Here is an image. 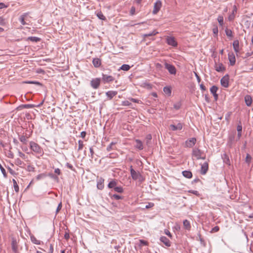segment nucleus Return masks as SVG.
I'll list each match as a JSON object with an SVG mask.
<instances>
[{
  "label": "nucleus",
  "mask_w": 253,
  "mask_h": 253,
  "mask_svg": "<svg viewBox=\"0 0 253 253\" xmlns=\"http://www.w3.org/2000/svg\"><path fill=\"white\" fill-rule=\"evenodd\" d=\"M221 85L224 87H227L229 85V77L228 75L224 76L220 80Z\"/></svg>",
  "instance_id": "0eeeda50"
},
{
  "label": "nucleus",
  "mask_w": 253,
  "mask_h": 253,
  "mask_svg": "<svg viewBox=\"0 0 253 253\" xmlns=\"http://www.w3.org/2000/svg\"><path fill=\"white\" fill-rule=\"evenodd\" d=\"M163 91L165 93V94L168 95L169 96L170 95L171 90L170 87L165 86L163 88Z\"/></svg>",
  "instance_id": "473e14b6"
},
{
  "label": "nucleus",
  "mask_w": 253,
  "mask_h": 253,
  "mask_svg": "<svg viewBox=\"0 0 253 253\" xmlns=\"http://www.w3.org/2000/svg\"><path fill=\"white\" fill-rule=\"evenodd\" d=\"M170 128L172 130H181L182 128V125L180 123H178L177 125H170Z\"/></svg>",
  "instance_id": "a211bd4d"
},
{
  "label": "nucleus",
  "mask_w": 253,
  "mask_h": 253,
  "mask_svg": "<svg viewBox=\"0 0 253 253\" xmlns=\"http://www.w3.org/2000/svg\"><path fill=\"white\" fill-rule=\"evenodd\" d=\"M0 170L2 172V173L3 174L4 177H6V171H5V169L3 168V167L0 164Z\"/></svg>",
  "instance_id": "09e8293b"
},
{
  "label": "nucleus",
  "mask_w": 253,
  "mask_h": 253,
  "mask_svg": "<svg viewBox=\"0 0 253 253\" xmlns=\"http://www.w3.org/2000/svg\"><path fill=\"white\" fill-rule=\"evenodd\" d=\"M135 8L134 6H132L131 7L130 10V14L131 15H133L135 14Z\"/></svg>",
  "instance_id": "bf43d9fd"
},
{
  "label": "nucleus",
  "mask_w": 253,
  "mask_h": 253,
  "mask_svg": "<svg viewBox=\"0 0 253 253\" xmlns=\"http://www.w3.org/2000/svg\"><path fill=\"white\" fill-rule=\"evenodd\" d=\"M45 177H46V174L45 173H41L36 176V179L37 180H41V179Z\"/></svg>",
  "instance_id": "37998d69"
},
{
  "label": "nucleus",
  "mask_w": 253,
  "mask_h": 253,
  "mask_svg": "<svg viewBox=\"0 0 253 253\" xmlns=\"http://www.w3.org/2000/svg\"><path fill=\"white\" fill-rule=\"evenodd\" d=\"M18 155L21 158H23L24 159H25L26 156H25V155L23 153H22V152H21L20 151H19L18 152Z\"/></svg>",
  "instance_id": "052dcab7"
},
{
  "label": "nucleus",
  "mask_w": 253,
  "mask_h": 253,
  "mask_svg": "<svg viewBox=\"0 0 253 253\" xmlns=\"http://www.w3.org/2000/svg\"><path fill=\"white\" fill-rule=\"evenodd\" d=\"M165 233L170 238L172 236L170 232L168 230H165Z\"/></svg>",
  "instance_id": "0e129e2a"
},
{
  "label": "nucleus",
  "mask_w": 253,
  "mask_h": 253,
  "mask_svg": "<svg viewBox=\"0 0 253 253\" xmlns=\"http://www.w3.org/2000/svg\"><path fill=\"white\" fill-rule=\"evenodd\" d=\"M225 33H226V35H227V36H228L229 37H233L232 32L231 30L226 29L225 30Z\"/></svg>",
  "instance_id": "de8ad7c7"
},
{
  "label": "nucleus",
  "mask_w": 253,
  "mask_h": 253,
  "mask_svg": "<svg viewBox=\"0 0 253 253\" xmlns=\"http://www.w3.org/2000/svg\"><path fill=\"white\" fill-rule=\"evenodd\" d=\"M30 149L37 154L42 156L43 154V151L42 148L37 143L34 141H30Z\"/></svg>",
  "instance_id": "f257e3e1"
},
{
  "label": "nucleus",
  "mask_w": 253,
  "mask_h": 253,
  "mask_svg": "<svg viewBox=\"0 0 253 253\" xmlns=\"http://www.w3.org/2000/svg\"><path fill=\"white\" fill-rule=\"evenodd\" d=\"M27 13H24L20 16L19 18V21L23 25H25L27 24L26 22L25 21V17L27 16Z\"/></svg>",
  "instance_id": "c756f323"
},
{
  "label": "nucleus",
  "mask_w": 253,
  "mask_h": 253,
  "mask_svg": "<svg viewBox=\"0 0 253 253\" xmlns=\"http://www.w3.org/2000/svg\"><path fill=\"white\" fill-rule=\"evenodd\" d=\"M212 32H213V33L215 35H217V34H218V28L217 26H215L214 27L213 29H212Z\"/></svg>",
  "instance_id": "864d4df0"
},
{
  "label": "nucleus",
  "mask_w": 253,
  "mask_h": 253,
  "mask_svg": "<svg viewBox=\"0 0 253 253\" xmlns=\"http://www.w3.org/2000/svg\"><path fill=\"white\" fill-rule=\"evenodd\" d=\"M183 175L187 178H190L192 177V173L190 171L184 170L182 171Z\"/></svg>",
  "instance_id": "bb28decb"
},
{
  "label": "nucleus",
  "mask_w": 253,
  "mask_h": 253,
  "mask_svg": "<svg viewBox=\"0 0 253 253\" xmlns=\"http://www.w3.org/2000/svg\"><path fill=\"white\" fill-rule=\"evenodd\" d=\"M12 182L13 183V187H14L15 191L16 192H18L19 191V187H18V184L17 183L16 181L14 179H12Z\"/></svg>",
  "instance_id": "e433bc0d"
},
{
  "label": "nucleus",
  "mask_w": 253,
  "mask_h": 253,
  "mask_svg": "<svg viewBox=\"0 0 253 253\" xmlns=\"http://www.w3.org/2000/svg\"><path fill=\"white\" fill-rule=\"evenodd\" d=\"M192 155V157L196 160H205L206 159V155L204 152L197 148H195L193 149Z\"/></svg>",
  "instance_id": "f03ea898"
},
{
  "label": "nucleus",
  "mask_w": 253,
  "mask_h": 253,
  "mask_svg": "<svg viewBox=\"0 0 253 253\" xmlns=\"http://www.w3.org/2000/svg\"><path fill=\"white\" fill-rule=\"evenodd\" d=\"M135 142L136 144L135 146L136 148L140 150H142L143 149V144L140 140L136 139L135 140Z\"/></svg>",
  "instance_id": "b1692460"
},
{
  "label": "nucleus",
  "mask_w": 253,
  "mask_h": 253,
  "mask_svg": "<svg viewBox=\"0 0 253 253\" xmlns=\"http://www.w3.org/2000/svg\"><path fill=\"white\" fill-rule=\"evenodd\" d=\"M92 63L95 67H99L101 65V60L99 58H94Z\"/></svg>",
  "instance_id": "a878e982"
},
{
  "label": "nucleus",
  "mask_w": 253,
  "mask_h": 253,
  "mask_svg": "<svg viewBox=\"0 0 253 253\" xmlns=\"http://www.w3.org/2000/svg\"><path fill=\"white\" fill-rule=\"evenodd\" d=\"M209 169V165L207 162H205L202 165H201V173L203 175L205 174Z\"/></svg>",
  "instance_id": "ddd939ff"
},
{
  "label": "nucleus",
  "mask_w": 253,
  "mask_h": 253,
  "mask_svg": "<svg viewBox=\"0 0 253 253\" xmlns=\"http://www.w3.org/2000/svg\"><path fill=\"white\" fill-rule=\"evenodd\" d=\"M196 142V139L195 137L191 138L185 141V147L191 148L193 147Z\"/></svg>",
  "instance_id": "423d86ee"
},
{
  "label": "nucleus",
  "mask_w": 253,
  "mask_h": 253,
  "mask_svg": "<svg viewBox=\"0 0 253 253\" xmlns=\"http://www.w3.org/2000/svg\"><path fill=\"white\" fill-rule=\"evenodd\" d=\"M113 197L116 200L122 199L123 197L119 195L114 194Z\"/></svg>",
  "instance_id": "4d7b16f0"
},
{
  "label": "nucleus",
  "mask_w": 253,
  "mask_h": 253,
  "mask_svg": "<svg viewBox=\"0 0 253 253\" xmlns=\"http://www.w3.org/2000/svg\"><path fill=\"white\" fill-rule=\"evenodd\" d=\"M222 158L223 162L224 163L228 165H230V162L229 157L226 154H225V153L223 154L222 155Z\"/></svg>",
  "instance_id": "4be33fe9"
},
{
  "label": "nucleus",
  "mask_w": 253,
  "mask_h": 253,
  "mask_svg": "<svg viewBox=\"0 0 253 253\" xmlns=\"http://www.w3.org/2000/svg\"><path fill=\"white\" fill-rule=\"evenodd\" d=\"M215 70L218 72H223L225 70V68L222 63L215 64Z\"/></svg>",
  "instance_id": "dca6fc26"
},
{
  "label": "nucleus",
  "mask_w": 253,
  "mask_h": 253,
  "mask_svg": "<svg viewBox=\"0 0 253 253\" xmlns=\"http://www.w3.org/2000/svg\"><path fill=\"white\" fill-rule=\"evenodd\" d=\"M121 105L124 106H130L131 105V103L128 100H124L122 102Z\"/></svg>",
  "instance_id": "79ce46f5"
},
{
  "label": "nucleus",
  "mask_w": 253,
  "mask_h": 253,
  "mask_svg": "<svg viewBox=\"0 0 253 253\" xmlns=\"http://www.w3.org/2000/svg\"><path fill=\"white\" fill-rule=\"evenodd\" d=\"M117 182L115 180H112L108 184V187L109 188H114L116 187Z\"/></svg>",
  "instance_id": "cd10ccee"
},
{
  "label": "nucleus",
  "mask_w": 253,
  "mask_h": 253,
  "mask_svg": "<svg viewBox=\"0 0 253 253\" xmlns=\"http://www.w3.org/2000/svg\"><path fill=\"white\" fill-rule=\"evenodd\" d=\"M104 179L100 178L97 183V187L98 189L102 190L104 188Z\"/></svg>",
  "instance_id": "412c9836"
},
{
  "label": "nucleus",
  "mask_w": 253,
  "mask_h": 253,
  "mask_svg": "<svg viewBox=\"0 0 253 253\" xmlns=\"http://www.w3.org/2000/svg\"><path fill=\"white\" fill-rule=\"evenodd\" d=\"M140 245H144V246H148V243L147 241L143 240H140Z\"/></svg>",
  "instance_id": "3c124183"
},
{
  "label": "nucleus",
  "mask_w": 253,
  "mask_h": 253,
  "mask_svg": "<svg viewBox=\"0 0 253 253\" xmlns=\"http://www.w3.org/2000/svg\"><path fill=\"white\" fill-rule=\"evenodd\" d=\"M53 246L51 244H50V248L48 250V253H53Z\"/></svg>",
  "instance_id": "69168bd1"
},
{
  "label": "nucleus",
  "mask_w": 253,
  "mask_h": 253,
  "mask_svg": "<svg viewBox=\"0 0 253 253\" xmlns=\"http://www.w3.org/2000/svg\"><path fill=\"white\" fill-rule=\"evenodd\" d=\"M69 238H70L69 234L67 232H66L65 234H64V238L67 240L69 239Z\"/></svg>",
  "instance_id": "774afa93"
},
{
  "label": "nucleus",
  "mask_w": 253,
  "mask_h": 253,
  "mask_svg": "<svg viewBox=\"0 0 253 253\" xmlns=\"http://www.w3.org/2000/svg\"><path fill=\"white\" fill-rule=\"evenodd\" d=\"M89 151L90 153V157L91 158H93V155H94V151L93 149V148L91 147L89 148Z\"/></svg>",
  "instance_id": "e2e57ef3"
},
{
  "label": "nucleus",
  "mask_w": 253,
  "mask_h": 253,
  "mask_svg": "<svg viewBox=\"0 0 253 253\" xmlns=\"http://www.w3.org/2000/svg\"><path fill=\"white\" fill-rule=\"evenodd\" d=\"M35 170V168L31 165H28L27 168V170L28 171H34Z\"/></svg>",
  "instance_id": "8fccbe9b"
},
{
  "label": "nucleus",
  "mask_w": 253,
  "mask_h": 253,
  "mask_svg": "<svg viewBox=\"0 0 253 253\" xmlns=\"http://www.w3.org/2000/svg\"><path fill=\"white\" fill-rule=\"evenodd\" d=\"M27 41H30L32 42H37L41 41V39L37 37H29L27 38Z\"/></svg>",
  "instance_id": "c85d7f7f"
},
{
  "label": "nucleus",
  "mask_w": 253,
  "mask_h": 253,
  "mask_svg": "<svg viewBox=\"0 0 253 253\" xmlns=\"http://www.w3.org/2000/svg\"><path fill=\"white\" fill-rule=\"evenodd\" d=\"M228 58L230 65L231 66H234L236 63V58L233 52L229 53L228 54Z\"/></svg>",
  "instance_id": "9d476101"
},
{
  "label": "nucleus",
  "mask_w": 253,
  "mask_h": 253,
  "mask_svg": "<svg viewBox=\"0 0 253 253\" xmlns=\"http://www.w3.org/2000/svg\"><path fill=\"white\" fill-rule=\"evenodd\" d=\"M26 83H28V84H38L39 85H42V84L40 83L37 82V81H29V82H26Z\"/></svg>",
  "instance_id": "603ef678"
},
{
  "label": "nucleus",
  "mask_w": 253,
  "mask_h": 253,
  "mask_svg": "<svg viewBox=\"0 0 253 253\" xmlns=\"http://www.w3.org/2000/svg\"><path fill=\"white\" fill-rule=\"evenodd\" d=\"M15 164L21 168H23L25 164L19 158H17L15 160Z\"/></svg>",
  "instance_id": "393cba45"
},
{
  "label": "nucleus",
  "mask_w": 253,
  "mask_h": 253,
  "mask_svg": "<svg viewBox=\"0 0 253 253\" xmlns=\"http://www.w3.org/2000/svg\"><path fill=\"white\" fill-rule=\"evenodd\" d=\"M167 43L169 45L172 46L173 47H175L177 45V43L175 41L174 38L172 37H168V38H167Z\"/></svg>",
  "instance_id": "6e6552de"
},
{
  "label": "nucleus",
  "mask_w": 253,
  "mask_h": 253,
  "mask_svg": "<svg viewBox=\"0 0 253 253\" xmlns=\"http://www.w3.org/2000/svg\"><path fill=\"white\" fill-rule=\"evenodd\" d=\"M115 144V143L112 142H111L109 146H107L106 150L107 151L109 152L112 149H113V146Z\"/></svg>",
  "instance_id": "a18cd8bd"
},
{
  "label": "nucleus",
  "mask_w": 253,
  "mask_h": 253,
  "mask_svg": "<svg viewBox=\"0 0 253 253\" xmlns=\"http://www.w3.org/2000/svg\"><path fill=\"white\" fill-rule=\"evenodd\" d=\"M253 54V51H252V52H247L246 53L245 58H248L249 56H252Z\"/></svg>",
  "instance_id": "338daca9"
},
{
  "label": "nucleus",
  "mask_w": 253,
  "mask_h": 253,
  "mask_svg": "<svg viewBox=\"0 0 253 253\" xmlns=\"http://www.w3.org/2000/svg\"><path fill=\"white\" fill-rule=\"evenodd\" d=\"M162 7V2L160 0H157L154 5V9L153 10V14H157L159 11L160 10L161 8Z\"/></svg>",
  "instance_id": "39448f33"
},
{
  "label": "nucleus",
  "mask_w": 253,
  "mask_h": 253,
  "mask_svg": "<svg viewBox=\"0 0 253 253\" xmlns=\"http://www.w3.org/2000/svg\"><path fill=\"white\" fill-rule=\"evenodd\" d=\"M158 33V32H156L155 30H154L152 32H150L148 34H146L144 35V37H147L153 36L156 35Z\"/></svg>",
  "instance_id": "58836bf2"
},
{
  "label": "nucleus",
  "mask_w": 253,
  "mask_h": 253,
  "mask_svg": "<svg viewBox=\"0 0 253 253\" xmlns=\"http://www.w3.org/2000/svg\"><path fill=\"white\" fill-rule=\"evenodd\" d=\"M219 230V227L217 226H216L212 228V229L211 230V232H216L218 231Z\"/></svg>",
  "instance_id": "6e6d98bb"
},
{
  "label": "nucleus",
  "mask_w": 253,
  "mask_h": 253,
  "mask_svg": "<svg viewBox=\"0 0 253 253\" xmlns=\"http://www.w3.org/2000/svg\"><path fill=\"white\" fill-rule=\"evenodd\" d=\"M61 208H62V203L60 202L58 204V207L57 208V209H56V215L57 214V213H58L59 211L61 209Z\"/></svg>",
  "instance_id": "5fc2aeb1"
},
{
  "label": "nucleus",
  "mask_w": 253,
  "mask_h": 253,
  "mask_svg": "<svg viewBox=\"0 0 253 253\" xmlns=\"http://www.w3.org/2000/svg\"><path fill=\"white\" fill-rule=\"evenodd\" d=\"M218 87L215 85L212 86L210 88V91L212 94L216 93Z\"/></svg>",
  "instance_id": "c9c22d12"
},
{
  "label": "nucleus",
  "mask_w": 253,
  "mask_h": 253,
  "mask_svg": "<svg viewBox=\"0 0 253 253\" xmlns=\"http://www.w3.org/2000/svg\"><path fill=\"white\" fill-rule=\"evenodd\" d=\"M101 79L100 78L93 79L90 81V85L94 89H97L100 84Z\"/></svg>",
  "instance_id": "20e7f679"
},
{
  "label": "nucleus",
  "mask_w": 253,
  "mask_h": 253,
  "mask_svg": "<svg viewBox=\"0 0 253 253\" xmlns=\"http://www.w3.org/2000/svg\"><path fill=\"white\" fill-rule=\"evenodd\" d=\"M115 191L122 193L124 192V189L122 186H117L115 187L114 189Z\"/></svg>",
  "instance_id": "ea45409f"
},
{
  "label": "nucleus",
  "mask_w": 253,
  "mask_h": 253,
  "mask_svg": "<svg viewBox=\"0 0 253 253\" xmlns=\"http://www.w3.org/2000/svg\"><path fill=\"white\" fill-rule=\"evenodd\" d=\"M217 21L220 26H223L224 25L223 17L221 15H219L217 17Z\"/></svg>",
  "instance_id": "f704fd0d"
},
{
  "label": "nucleus",
  "mask_w": 253,
  "mask_h": 253,
  "mask_svg": "<svg viewBox=\"0 0 253 253\" xmlns=\"http://www.w3.org/2000/svg\"><path fill=\"white\" fill-rule=\"evenodd\" d=\"M130 66L129 65H127V64H123V65H122V66L120 68V69L123 70V71H128L130 69Z\"/></svg>",
  "instance_id": "4c0bfd02"
},
{
  "label": "nucleus",
  "mask_w": 253,
  "mask_h": 253,
  "mask_svg": "<svg viewBox=\"0 0 253 253\" xmlns=\"http://www.w3.org/2000/svg\"><path fill=\"white\" fill-rule=\"evenodd\" d=\"M128 100H129L130 101H132L133 102L138 103V104H141L142 103V102H141V101L140 100H139V99H135V98H132V97L128 98Z\"/></svg>",
  "instance_id": "a19ab883"
},
{
  "label": "nucleus",
  "mask_w": 253,
  "mask_h": 253,
  "mask_svg": "<svg viewBox=\"0 0 253 253\" xmlns=\"http://www.w3.org/2000/svg\"><path fill=\"white\" fill-rule=\"evenodd\" d=\"M237 130L238 131V138L239 139L242 135V126L238 125L237 126Z\"/></svg>",
  "instance_id": "2f4dec72"
},
{
  "label": "nucleus",
  "mask_w": 253,
  "mask_h": 253,
  "mask_svg": "<svg viewBox=\"0 0 253 253\" xmlns=\"http://www.w3.org/2000/svg\"><path fill=\"white\" fill-rule=\"evenodd\" d=\"M160 240L167 247H169L171 246V243L169 240L165 236L161 237Z\"/></svg>",
  "instance_id": "2eb2a0df"
},
{
  "label": "nucleus",
  "mask_w": 253,
  "mask_h": 253,
  "mask_svg": "<svg viewBox=\"0 0 253 253\" xmlns=\"http://www.w3.org/2000/svg\"><path fill=\"white\" fill-rule=\"evenodd\" d=\"M180 106L181 104L180 103H177L173 105L174 108L176 110H178L180 108Z\"/></svg>",
  "instance_id": "13d9d810"
},
{
  "label": "nucleus",
  "mask_w": 253,
  "mask_h": 253,
  "mask_svg": "<svg viewBox=\"0 0 253 253\" xmlns=\"http://www.w3.org/2000/svg\"><path fill=\"white\" fill-rule=\"evenodd\" d=\"M130 171L132 178L134 180H137L140 176H141V174L139 173V172L134 170L132 169V166L130 167Z\"/></svg>",
  "instance_id": "1a4fd4ad"
},
{
  "label": "nucleus",
  "mask_w": 253,
  "mask_h": 253,
  "mask_svg": "<svg viewBox=\"0 0 253 253\" xmlns=\"http://www.w3.org/2000/svg\"><path fill=\"white\" fill-rule=\"evenodd\" d=\"M233 47L236 55L238 56L240 51L239 42L238 40H235L233 42Z\"/></svg>",
  "instance_id": "f8f14e48"
},
{
  "label": "nucleus",
  "mask_w": 253,
  "mask_h": 253,
  "mask_svg": "<svg viewBox=\"0 0 253 253\" xmlns=\"http://www.w3.org/2000/svg\"><path fill=\"white\" fill-rule=\"evenodd\" d=\"M19 139L23 144H27V138L25 135H22L19 136Z\"/></svg>",
  "instance_id": "72a5a7b5"
},
{
  "label": "nucleus",
  "mask_w": 253,
  "mask_h": 253,
  "mask_svg": "<svg viewBox=\"0 0 253 253\" xmlns=\"http://www.w3.org/2000/svg\"><path fill=\"white\" fill-rule=\"evenodd\" d=\"M245 102L247 106H250L252 103V98L249 95L245 96Z\"/></svg>",
  "instance_id": "6ab92c4d"
},
{
  "label": "nucleus",
  "mask_w": 253,
  "mask_h": 253,
  "mask_svg": "<svg viewBox=\"0 0 253 253\" xmlns=\"http://www.w3.org/2000/svg\"><path fill=\"white\" fill-rule=\"evenodd\" d=\"M237 8L236 6V5H234L233 9L232 10V12L228 16V20L230 21H232L235 18V13L237 12Z\"/></svg>",
  "instance_id": "f3484780"
},
{
  "label": "nucleus",
  "mask_w": 253,
  "mask_h": 253,
  "mask_svg": "<svg viewBox=\"0 0 253 253\" xmlns=\"http://www.w3.org/2000/svg\"><path fill=\"white\" fill-rule=\"evenodd\" d=\"M97 16L98 18L101 20H105V17L104 16L103 13L101 12H99L97 14Z\"/></svg>",
  "instance_id": "49530a36"
},
{
  "label": "nucleus",
  "mask_w": 253,
  "mask_h": 253,
  "mask_svg": "<svg viewBox=\"0 0 253 253\" xmlns=\"http://www.w3.org/2000/svg\"><path fill=\"white\" fill-rule=\"evenodd\" d=\"M183 226L184 228L187 230H190L191 228L190 222L187 219H185L183 221Z\"/></svg>",
  "instance_id": "7c9ffc66"
},
{
  "label": "nucleus",
  "mask_w": 253,
  "mask_h": 253,
  "mask_svg": "<svg viewBox=\"0 0 253 253\" xmlns=\"http://www.w3.org/2000/svg\"><path fill=\"white\" fill-rule=\"evenodd\" d=\"M165 67L168 70L170 74L174 75L176 74V69L173 65L166 62L165 63Z\"/></svg>",
  "instance_id": "7ed1b4c3"
},
{
  "label": "nucleus",
  "mask_w": 253,
  "mask_h": 253,
  "mask_svg": "<svg viewBox=\"0 0 253 253\" xmlns=\"http://www.w3.org/2000/svg\"><path fill=\"white\" fill-rule=\"evenodd\" d=\"M31 242L36 245H41L42 242L38 240L33 235L30 236Z\"/></svg>",
  "instance_id": "5701e85b"
},
{
  "label": "nucleus",
  "mask_w": 253,
  "mask_h": 253,
  "mask_svg": "<svg viewBox=\"0 0 253 253\" xmlns=\"http://www.w3.org/2000/svg\"><path fill=\"white\" fill-rule=\"evenodd\" d=\"M11 248L14 253L18 252V246L16 240L13 238L11 241Z\"/></svg>",
  "instance_id": "4468645a"
},
{
  "label": "nucleus",
  "mask_w": 253,
  "mask_h": 253,
  "mask_svg": "<svg viewBox=\"0 0 253 253\" xmlns=\"http://www.w3.org/2000/svg\"><path fill=\"white\" fill-rule=\"evenodd\" d=\"M117 92L116 91L110 90L106 93V95L109 99H111L114 96L116 95Z\"/></svg>",
  "instance_id": "aec40b11"
},
{
  "label": "nucleus",
  "mask_w": 253,
  "mask_h": 253,
  "mask_svg": "<svg viewBox=\"0 0 253 253\" xmlns=\"http://www.w3.org/2000/svg\"><path fill=\"white\" fill-rule=\"evenodd\" d=\"M78 144H79V147H78V150L80 151V150H82V149L83 148V147H84L83 141L81 140H79L78 141Z\"/></svg>",
  "instance_id": "c03bdc74"
},
{
  "label": "nucleus",
  "mask_w": 253,
  "mask_h": 253,
  "mask_svg": "<svg viewBox=\"0 0 253 253\" xmlns=\"http://www.w3.org/2000/svg\"><path fill=\"white\" fill-rule=\"evenodd\" d=\"M102 80L104 83H110L114 80V78L111 76L103 74Z\"/></svg>",
  "instance_id": "9b49d317"
},
{
  "label": "nucleus",
  "mask_w": 253,
  "mask_h": 253,
  "mask_svg": "<svg viewBox=\"0 0 253 253\" xmlns=\"http://www.w3.org/2000/svg\"><path fill=\"white\" fill-rule=\"evenodd\" d=\"M5 24V21L1 17H0V25L4 26Z\"/></svg>",
  "instance_id": "680f3d73"
}]
</instances>
